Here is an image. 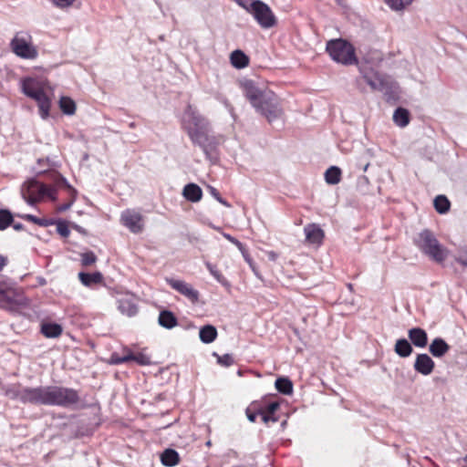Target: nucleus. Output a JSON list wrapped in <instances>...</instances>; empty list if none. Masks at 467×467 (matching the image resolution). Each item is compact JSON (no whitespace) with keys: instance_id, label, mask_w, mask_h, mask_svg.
I'll return each mask as SVG.
<instances>
[{"instance_id":"nucleus-1","label":"nucleus","mask_w":467,"mask_h":467,"mask_svg":"<svg viewBox=\"0 0 467 467\" xmlns=\"http://www.w3.org/2000/svg\"><path fill=\"white\" fill-rule=\"evenodd\" d=\"M6 395L24 404L62 408H68L79 401V395L76 389L59 386L12 387L6 390Z\"/></svg>"},{"instance_id":"nucleus-2","label":"nucleus","mask_w":467,"mask_h":467,"mask_svg":"<svg viewBox=\"0 0 467 467\" xmlns=\"http://www.w3.org/2000/svg\"><path fill=\"white\" fill-rule=\"evenodd\" d=\"M182 129L194 145L199 146L212 163H216L218 142L211 133L209 121L191 105L185 109L182 120Z\"/></svg>"},{"instance_id":"nucleus-3","label":"nucleus","mask_w":467,"mask_h":467,"mask_svg":"<svg viewBox=\"0 0 467 467\" xmlns=\"http://www.w3.org/2000/svg\"><path fill=\"white\" fill-rule=\"evenodd\" d=\"M243 91L255 111L264 116L269 123L283 117V107L274 92L259 88L252 80H245L243 83Z\"/></svg>"},{"instance_id":"nucleus-4","label":"nucleus","mask_w":467,"mask_h":467,"mask_svg":"<svg viewBox=\"0 0 467 467\" xmlns=\"http://www.w3.org/2000/svg\"><path fill=\"white\" fill-rule=\"evenodd\" d=\"M419 250L436 263H442L448 256V250L436 238L433 232L424 229L414 238Z\"/></svg>"},{"instance_id":"nucleus-5","label":"nucleus","mask_w":467,"mask_h":467,"mask_svg":"<svg viewBox=\"0 0 467 467\" xmlns=\"http://www.w3.org/2000/svg\"><path fill=\"white\" fill-rule=\"evenodd\" d=\"M326 51L333 61L343 66L358 64L356 49L347 39L335 38L328 40L326 45Z\"/></svg>"},{"instance_id":"nucleus-6","label":"nucleus","mask_w":467,"mask_h":467,"mask_svg":"<svg viewBox=\"0 0 467 467\" xmlns=\"http://www.w3.org/2000/svg\"><path fill=\"white\" fill-rule=\"evenodd\" d=\"M56 193L57 189L40 182L35 178L27 180L21 186V195L31 206H34L45 197L55 201L57 198Z\"/></svg>"},{"instance_id":"nucleus-7","label":"nucleus","mask_w":467,"mask_h":467,"mask_svg":"<svg viewBox=\"0 0 467 467\" xmlns=\"http://www.w3.org/2000/svg\"><path fill=\"white\" fill-rule=\"evenodd\" d=\"M22 92L28 98L36 101L40 117L46 119L49 116L51 100L38 83L32 78H27L22 81Z\"/></svg>"},{"instance_id":"nucleus-8","label":"nucleus","mask_w":467,"mask_h":467,"mask_svg":"<svg viewBox=\"0 0 467 467\" xmlns=\"http://www.w3.org/2000/svg\"><path fill=\"white\" fill-rule=\"evenodd\" d=\"M252 14L263 28H271L276 25V17L268 5L261 0L248 1L246 6H242Z\"/></svg>"},{"instance_id":"nucleus-9","label":"nucleus","mask_w":467,"mask_h":467,"mask_svg":"<svg viewBox=\"0 0 467 467\" xmlns=\"http://www.w3.org/2000/svg\"><path fill=\"white\" fill-rule=\"evenodd\" d=\"M10 47L21 58L35 59L38 55L37 49L32 44L31 35L25 31L16 34L10 42Z\"/></svg>"},{"instance_id":"nucleus-10","label":"nucleus","mask_w":467,"mask_h":467,"mask_svg":"<svg viewBox=\"0 0 467 467\" xmlns=\"http://www.w3.org/2000/svg\"><path fill=\"white\" fill-rule=\"evenodd\" d=\"M17 296L16 290L10 284L0 278V308L12 309L15 306L21 305Z\"/></svg>"},{"instance_id":"nucleus-11","label":"nucleus","mask_w":467,"mask_h":467,"mask_svg":"<svg viewBox=\"0 0 467 467\" xmlns=\"http://www.w3.org/2000/svg\"><path fill=\"white\" fill-rule=\"evenodd\" d=\"M120 221L133 234H140L143 230L142 215L133 210L123 211Z\"/></svg>"},{"instance_id":"nucleus-12","label":"nucleus","mask_w":467,"mask_h":467,"mask_svg":"<svg viewBox=\"0 0 467 467\" xmlns=\"http://www.w3.org/2000/svg\"><path fill=\"white\" fill-rule=\"evenodd\" d=\"M167 284L181 295L187 297L192 303H196L199 300V292L194 289L190 284L174 278H166Z\"/></svg>"},{"instance_id":"nucleus-13","label":"nucleus","mask_w":467,"mask_h":467,"mask_svg":"<svg viewBox=\"0 0 467 467\" xmlns=\"http://www.w3.org/2000/svg\"><path fill=\"white\" fill-rule=\"evenodd\" d=\"M362 78L373 90L382 91L385 88V82L381 76L371 67L360 66L358 67Z\"/></svg>"},{"instance_id":"nucleus-14","label":"nucleus","mask_w":467,"mask_h":467,"mask_svg":"<svg viewBox=\"0 0 467 467\" xmlns=\"http://www.w3.org/2000/svg\"><path fill=\"white\" fill-rule=\"evenodd\" d=\"M413 368L418 373L428 376L432 373L435 363L429 355L418 354Z\"/></svg>"},{"instance_id":"nucleus-15","label":"nucleus","mask_w":467,"mask_h":467,"mask_svg":"<svg viewBox=\"0 0 467 467\" xmlns=\"http://www.w3.org/2000/svg\"><path fill=\"white\" fill-rule=\"evenodd\" d=\"M408 337L411 345L424 348L428 345V334L421 327H412L408 330Z\"/></svg>"},{"instance_id":"nucleus-16","label":"nucleus","mask_w":467,"mask_h":467,"mask_svg":"<svg viewBox=\"0 0 467 467\" xmlns=\"http://www.w3.org/2000/svg\"><path fill=\"white\" fill-rule=\"evenodd\" d=\"M38 175H45L47 180L54 183V188L56 187H66L67 189L76 192L71 185L67 182V179L60 174L58 171L51 170V171H39L37 172Z\"/></svg>"},{"instance_id":"nucleus-17","label":"nucleus","mask_w":467,"mask_h":467,"mask_svg":"<svg viewBox=\"0 0 467 467\" xmlns=\"http://www.w3.org/2000/svg\"><path fill=\"white\" fill-rule=\"evenodd\" d=\"M306 234V240L313 244H319L322 243L324 238L323 230L315 223H309L304 228Z\"/></svg>"},{"instance_id":"nucleus-18","label":"nucleus","mask_w":467,"mask_h":467,"mask_svg":"<svg viewBox=\"0 0 467 467\" xmlns=\"http://www.w3.org/2000/svg\"><path fill=\"white\" fill-rule=\"evenodd\" d=\"M450 348L449 344L441 337H435L429 346L430 353L435 358L443 357Z\"/></svg>"},{"instance_id":"nucleus-19","label":"nucleus","mask_w":467,"mask_h":467,"mask_svg":"<svg viewBox=\"0 0 467 467\" xmlns=\"http://www.w3.org/2000/svg\"><path fill=\"white\" fill-rule=\"evenodd\" d=\"M280 403L278 401H271L265 405V407L259 409V413L262 415V420L265 423L269 421L276 422L278 418L275 416V412L279 409Z\"/></svg>"},{"instance_id":"nucleus-20","label":"nucleus","mask_w":467,"mask_h":467,"mask_svg":"<svg viewBox=\"0 0 467 467\" xmlns=\"http://www.w3.org/2000/svg\"><path fill=\"white\" fill-rule=\"evenodd\" d=\"M40 332L47 338H57L62 332V327L54 322H42Z\"/></svg>"},{"instance_id":"nucleus-21","label":"nucleus","mask_w":467,"mask_h":467,"mask_svg":"<svg viewBox=\"0 0 467 467\" xmlns=\"http://www.w3.org/2000/svg\"><path fill=\"white\" fill-rule=\"evenodd\" d=\"M182 195L186 200L192 202H197L202 199V191L197 184L188 183L183 188Z\"/></svg>"},{"instance_id":"nucleus-22","label":"nucleus","mask_w":467,"mask_h":467,"mask_svg":"<svg viewBox=\"0 0 467 467\" xmlns=\"http://www.w3.org/2000/svg\"><path fill=\"white\" fill-rule=\"evenodd\" d=\"M159 325L164 328L171 329L177 326L178 320L175 315L170 310H162L160 312L158 318Z\"/></svg>"},{"instance_id":"nucleus-23","label":"nucleus","mask_w":467,"mask_h":467,"mask_svg":"<svg viewBox=\"0 0 467 467\" xmlns=\"http://www.w3.org/2000/svg\"><path fill=\"white\" fill-rule=\"evenodd\" d=\"M394 351L400 358H408L413 352V348L409 339L400 338L396 341Z\"/></svg>"},{"instance_id":"nucleus-24","label":"nucleus","mask_w":467,"mask_h":467,"mask_svg":"<svg viewBox=\"0 0 467 467\" xmlns=\"http://www.w3.org/2000/svg\"><path fill=\"white\" fill-rule=\"evenodd\" d=\"M78 279L85 286H91L94 284H100L103 281V275L100 272L78 273Z\"/></svg>"},{"instance_id":"nucleus-25","label":"nucleus","mask_w":467,"mask_h":467,"mask_svg":"<svg viewBox=\"0 0 467 467\" xmlns=\"http://www.w3.org/2000/svg\"><path fill=\"white\" fill-rule=\"evenodd\" d=\"M200 340L204 344L213 342L217 337V329L213 325H205L200 328L199 331Z\"/></svg>"},{"instance_id":"nucleus-26","label":"nucleus","mask_w":467,"mask_h":467,"mask_svg":"<svg viewBox=\"0 0 467 467\" xmlns=\"http://www.w3.org/2000/svg\"><path fill=\"white\" fill-rule=\"evenodd\" d=\"M179 453L173 449H166L161 454V462L164 466L172 467L179 463Z\"/></svg>"},{"instance_id":"nucleus-27","label":"nucleus","mask_w":467,"mask_h":467,"mask_svg":"<svg viewBox=\"0 0 467 467\" xmlns=\"http://www.w3.org/2000/svg\"><path fill=\"white\" fill-rule=\"evenodd\" d=\"M119 310L128 317H133L137 314V306L129 298H120L118 300Z\"/></svg>"},{"instance_id":"nucleus-28","label":"nucleus","mask_w":467,"mask_h":467,"mask_svg":"<svg viewBox=\"0 0 467 467\" xmlns=\"http://www.w3.org/2000/svg\"><path fill=\"white\" fill-rule=\"evenodd\" d=\"M410 112L408 109L399 107L393 113V121L400 128L406 127L410 123Z\"/></svg>"},{"instance_id":"nucleus-29","label":"nucleus","mask_w":467,"mask_h":467,"mask_svg":"<svg viewBox=\"0 0 467 467\" xmlns=\"http://www.w3.org/2000/svg\"><path fill=\"white\" fill-rule=\"evenodd\" d=\"M231 63L235 68H244L249 63V57L242 50H234L232 52Z\"/></svg>"},{"instance_id":"nucleus-30","label":"nucleus","mask_w":467,"mask_h":467,"mask_svg":"<svg viewBox=\"0 0 467 467\" xmlns=\"http://www.w3.org/2000/svg\"><path fill=\"white\" fill-rule=\"evenodd\" d=\"M341 174L339 167L331 166L325 172V181L330 185L337 184L341 181Z\"/></svg>"},{"instance_id":"nucleus-31","label":"nucleus","mask_w":467,"mask_h":467,"mask_svg":"<svg viewBox=\"0 0 467 467\" xmlns=\"http://www.w3.org/2000/svg\"><path fill=\"white\" fill-rule=\"evenodd\" d=\"M275 386V389L284 395H290L293 392V383L286 377L277 378Z\"/></svg>"},{"instance_id":"nucleus-32","label":"nucleus","mask_w":467,"mask_h":467,"mask_svg":"<svg viewBox=\"0 0 467 467\" xmlns=\"http://www.w3.org/2000/svg\"><path fill=\"white\" fill-rule=\"evenodd\" d=\"M433 204L437 213L441 214L446 213L451 207L450 201L445 195H438L435 197Z\"/></svg>"},{"instance_id":"nucleus-33","label":"nucleus","mask_w":467,"mask_h":467,"mask_svg":"<svg viewBox=\"0 0 467 467\" xmlns=\"http://www.w3.org/2000/svg\"><path fill=\"white\" fill-rule=\"evenodd\" d=\"M59 108L64 114L73 115L76 111V103L68 97H61L59 100Z\"/></svg>"},{"instance_id":"nucleus-34","label":"nucleus","mask_w":467,"mask_h":467,"mask_svg":"<svg viewBox=\"0 0 467 467\" xmlns=\"http://www.w3.org/2000/svg\"><path fill=\"white\" fill-rule=\"evenodd\" d=\"M128 362L134 361L138 365L146 366L150 364V358L143 353H133L130 350H127Z\"/></svg>"},{"instance_id":"nucleus-35","label":"nucleus","mask_w":467,"mask_h":467,"mask_svg":"<svg viewBox=\"0 0 467 467\" xmlns=\"http://www.w3.org/2000/svg\"><path fill=\"white\" fill-rule=\"evenodd\" d=\"M205 266L217 282L224 286L230 285L227 279L221 274V272L216 268L214 265L211 264L210 262H205Z\"/></svg>"},{"instance_id":"nucleus-36","label":"nucleus","mask_w":467,"mask_h":467,"mask_svg":"<svg viewBox=\"0 0 467 467\" xmlns=\"http://www.w3.org/2000/svg\"><path fill=\"white\" fill-rule=\"evenodd\" d=\"M14 222V216L12 213L7 209L0 210V230H5L11 226Z\"/></svg>"},{"instance_id":"nucleus-37","label":"nucleus","mask_w":467,"mask_h":467,"mask_svg":"<svg viewBox=\"0 0 467 467\" xmlns=\"http://www.w3.org/2000/svg\"><path fill=\"white\" fill-rule=\"evenodd\" d=\"M223 236L234 245H236V247L242 252L245 261L251 263V260L249 258L248 254L246 253L244 245L239 240L226 233H223Z\"/></svg>"},{"instance_id":"nucleus-38","label":"nucleus","mask_w":467,"mask_h":467,"mask_svg":"<svg viewBox=\"0 0 467 467\" xmlns=\"http://www.w3.org/2000/svg\"><path fill=\"white\" fill-rule=\"evenodd\" d=\"M413 0H386L389 7L395 11L403 10L407 5H410Z\"/></svg>"},{"instance_id":"nucleus-39","label":"nucleus","mask_w":467,"mask_h":467,"mask_svg":"<svg viewBox=\"0 0 467 467\" xmlns=\"http://www.w3.org/2000/svg\"><path fill=\"white\" fill-rule=\"evenodd\" d=\"M97 261V256L92 251L81 254V264L83 266H88Z\"/></svg>"},{"instance_id":"nucleus-40","label":"nucleus","mask_w":467,"mask_h":467,"mask_svg":"<svg viewBox=\"0 0 467 467\" xmlns=\"http://www.w3.org/2000/svg\"><path fill=\"white\" fill-rule=\"evenodd\" d=\"M57 232L62 236V237H68L70 231L68 228L67 223L63 220H57Z\"/></svg>"},{"instance_id":"nucleus-41","label":"nucleus","mask_w":467,"mask_h":467,"mask_svg":"<svg viewBox=\"0 0 467 467\" xmlns=\"http://www.w3.org/2000/svg\"><path fill=\"white\" fill-rule=\"evenodd\" d=\"M208 189H209V192L211 193V195L215 198L220 203H222L223 205L226 206V207H231V204L223 198H222L220 192L217 191V189H215L214 187L213 186H208Z\"/></svg>"},{"instance_id":"nucleus-42","label":"nucleus","mask_w":467,"mask_h":467,"mask_svg":"<svg viewBox=\"0 0 467 467\" xmlns=\"http://www.w3.org/2000/svg\"><path fill=\"white\" fill-rule=\"evenodd\" d=\"M217 362L223 367H230L234 364V359L232 355L224 354L223 356H217Z\"/></svg>"},{"instance_id":"nucleus-43","label":"nucleus","mask_w":467,"mask_h":467,"mask_svg":"<svg viewBox=\"0 0 467 467\" xmlns=\"http://www.w3.org/2000/svg\"><path fill=\"white\" fill-rule=\"evenodd\" d=\"M127 362H128L127 354L120 357L118 353L114 352L111 354L110 358H109V364H111V365H119V364L127 363Z\"/></svg>"},{"instance_id":"nucleus-44","label":"nucleus","mask_w":467,"mask_h":467,"mask_svg":"<svg viewBox=\"0 0 467 467\" xmlns=\"http://www.w3.org/2000/svg\"><path fill=\"white\" fill-rule=\"evenodd\" d=\"M51 3L61 9L67 8L73 5L75 0H50Z\"/></svg>"},{"instance_id":"nucleus-45","label":"nucleus","mask_w":467,"mask_h":467,"mask_svg":"<svg viewBox=\"0 0 467 467\" xmlns=\"http://www.w3.org/2000/svg\"><path fill=\"white\" fill-rule=\"evenodd\" d=\"M455 261L463 266H467V249L462 250L457 256Z\"/></svg>"},{"instance_id":"nucleus-46","label":"nucleus","mask_w":467,"mask_h":467,"mask_svg":"<svg viewBox=\"0 0 467 467\" xmlns=\"http://www.w3.org/2000/svg\"><path fill=\"white\" fill-rule=\"evenodd\" d=\"M245 413L248 420L251 422H254L256 420L257 415L260 414L259 409L257 408H254V410H252L251 408H247Z\"/></svg>"},{"instance_id":"nucleus-47","label":"nucleus","mask_w":467,"mask_h":467,"mask_svg":"<svg viewBox=\"0 0 467 467\" xmlns=\"http://www.w3.org/2000/svg\"><path fill=\"white\" fill-rule=\"evenodd\" d=\"M17 217L24 219L26 221L31 222L33 223L38 224L39 218L28 213L17 214Z\"/></svg>"},{"instance_id":"nucleus-48","label":"nucleus","mask_w":467,"mask_h":467,"mask_svg":"<svg viewBox=\"0 0 467 467\" xmlns=\"http://www.w3.org/2000/svg\"><path fill=\"white\" fill-rule=\"evenodd\" d=\"M56 223H57V220H55V219L39 218L37 225L47 227L49 225H54Z\"/></svg>"},{"instance_id":"nucleus-49","label":"nucleus","mask_w":467,"mask_h":467,"mask_svg":"<svg viewBox=\"0 0 467 467\" xmlns=\"http://www.w3.org/2000/svg\"><path fill=\"white\" fill-rule=\"evenodd\" d=\"M368 178L362 175L358 179V188L363 190L364 187L368 186Z\"/></svg>"},{"instance_id":"nucleus-50","label":"nucleus","mask_w":467,"mask_h":467,"mask_svg":"<svg viewBox=\"0 0 467 467\" xmlns=\"http://www.w3.org/2000/svg\"><path fill=\"white\" fill-rule=\"evenodd\" d=\"M72 228L81 234H84V235L88 234L87 231L82 226H80L77 223H73Z\"/></svg>"},{"instance_id":"nucleus-51","label":"nucleus","mask_w":467,"mask_h":467,"mask_svg":"<svg viewBox=\"0 0 467 467\" xmlns=\"http://www.w3.org/2000/svg\"><path fill=\"white\" fill-rule=\"evenodd\" d=\"M72 203H73V201L60 205L57 208L58 212H65V211L68 210L71 207Z\"/></svg>"},{"instance_id":"nucleus-52","label":"nucleus","mask_w":467,"mask_h":467,"mask_svg":"<svg viewBox=\"0 0 467 467\" xmlns=\"http://www.w3.org/2000/svg\"><path fill=\"white\" fill-rule=\"evenodd\" d=\"M12 226L16 231H22L25 229L24 224H22L21 223L13 222Z\"/></svg>"},{"instance_id":"nucleus-53","label":"nucleus","mask_w":467,"mask_h":467,"mask_svg":"<svg viewBox=\"0 0 467 467\" xmlns=\"http://www.w3.org/2000/svg\"><path fill=\"white\" fill-rule=\"evenodd\" d=\"M6 264H7V258L5 256L0 254V271L3 270V268L6 265Z\"/></svg>"},{"instance_id":"nucleus-54","label":"nucleus","mask_w":467,"mask_h":467,"mask_svg":"<svg viewBox=\"0 0 467 467\" xmlns=\"http://www.w3.org/2000/svg\"><path fill=\"white\" fill-rule=\"evenodd\" d=\"M368 166H369V163H368H368H366V164H364V165L361 167L362 171H366L368 170Z\"/></svg>"},{"instance_id":"nucleus-55","label":"nucleus","mask_w":467,"mask_h":467,"mask_svg":"<svg viewBox=\"0 0 467 467\" xmlns=\"http://www.w3.org/2000/svg\"><path fill=\"white\" fill-rule=\"evenodd\" d=\"M130 128H134V127H135V123H134V122H130Z\"/></svg>"},{"instance_id":"nucleus-56","label":"nucleus","mask_w":467,"mask_h":467,"mask_svg":"<svg viewBox=\"0 0 467 467\" xmlns=\"http://www.w3.org/2000/svg\"><path fill=\"white\" fill-rule=\"evenodd\" d=\"M275 254L274 253H271V254H270V258L274 259V258H275Z\"/></svg>"},{"instance_id":"nucleus-57","label":"nucleus","mask_w":467,"mask_h":467,"mask_svg":"<svg viewBox=\"0 0 467 467\" xmlns=\"http://www.w3.org/2000/svg\"><path fill=\"white\" fill-rule=\"evenodd\" d=\"M211 226H212L213 229H215V230H220V228H219V227H216V226H214V225H213V224H211Z\"/></svg>"},{"instance_id":"nucleus-58","label":"nucleus","mask_w":467,"mask_h":467,"mask_svg":"<svg viewBox=\"0 0 467 467\" xmlns=\"http://www.w3.org/2000/svg\"><path fill=\"white\" fill-rule=\"evenodd\" d=\"M463 461L465 463H467V454L464 456Z\"/></svg>"},{"instance_id":"nucleus-59","label":"nucleus","mask_w":467,"mask_h":467,"mask_svg":"<svg viewBox=\"0 0 467 467\" xmlns=\"http://www.w3.org/2000/svg\"><path fill=\"white\" fill-rule=\"evenodd\" d=\"M348 286L349 289L352 288V285L351 284H348Z\"/></svg>"},{"instance_id":"nucleus-60","label":"nucleus","mask_w":467,"mask_h":467,"mask_svg":"<svg viewBox=\"0 0 467 467\" xmlns=\"http://www.w3.org/2000/svg\"><path fill=\"white\" fill-rule=\"evenodd\" d=\"M285 423H286V421L285 420V421L282 422V425L285 426Z\"/></svg>"}]
</instances>
